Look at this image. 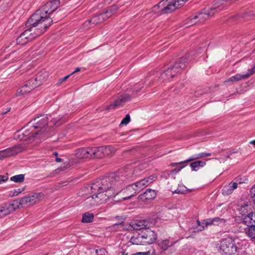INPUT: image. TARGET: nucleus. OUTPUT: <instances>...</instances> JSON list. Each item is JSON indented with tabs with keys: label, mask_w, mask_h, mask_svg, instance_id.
<instances>
[{
	"label": "nucleus",
	"mask_w": 255,
	"mask_h": 255,
	"mask_svg": "<svg viewBox=\"0 0 255 255\" xmlns=\"http://www.w3.org/2000/svg\"><path fill=\"white\" fill-rule=\"evenodd\" d=\"M53 154L56 156H57L58 155V152L56 151L54 152Z\"/></svg>",
	"instance_id": "obj_63"
},
{
	"label": "nucleus",
	"mask_w": 255,
	"mask_h": 255,
	"mask_svg": "<svg viewBox=\"0 0 255 255\" xmlns=\"http://www.w3.org/2000/svg\"><path fill=\"white\" fill-rule=\"evenodd\" d=\"M238 183L231 182L228 185H226L223 188L222 194L225 196L230 195L233 191L238 187Z\"/></svg>",
	"instance_id": "obj_20"
},
{
	"label": "nucleus",
	"mask_w": 255,
	"mask_h": 255,
	"mask_svg": "<svg viewBox=\"0 0 255 255\" xmlns=\"http://www.w3.org/2000/svg\"><path fill=\"white\" fill-rule=\"evenodd\" d=\"M65 183H66V182H63V183H60V184H59V187H62V186H63L66 185V184H65Z\"/></svg>",
	"instance_id": "obj_59"
},
{
	"label": "nucleus",
	"mask_w": 255,
	"mask_h": 255,
	"mask_svg": "<svg viewBox=\"0 0 255 255\" xmlns=\"http://www.w3.org/2000/svg\"><path fill=\"white\" fill-rule=\"evenodd\" d=\"M226 220L224 219L220 218L219 217H215L214 218H210L207 219V224L214 225L216 226H223L226 225Z\"/></svg>",
	"instance_id": "obj_23"
},
{
	"label": "nucleus",
	"mask_w": 255,
	"mask_h": 255,
	"mask_svg": "<svg viewBox=\"0 0 255 255\" xmlns=\"http://www.w3.org/2000/svg\"><path fill=\"white\" fill-rule=\"evenodd\" d=\"M122 184V181L119 180V175L112 173L109 175L103 176L98 179L91 186H87L82 189V192L87 195L91 191L93 193L96 202L98 205L105 203L109 198L116 196V191L118 193L119 185Z\"/></svg>",
	"instance_id": "obj_1"
},
{
	"label": "nucleus",
	"mask_w": 255,
	"mask_h": 255,
	"mask_svg": "<svg viewBox=\"0 0 255 255\" xmlns=\"http://www.w3.org/2000/svg\"><path fill=\"white\" fill-rule=\"evenodd\" d=\"M122 255H128V254L127 253H126L125 252H122Z\"/></svg>",
	"instance_id": "obj_64"
},
{
	"label": "nucleus",
	"mask_w": 255,
	"mask_h": 255,
	"mask_svg": "<svg viewBox=\"0 0 255 255\" xmlns=\"http://www.w3.org/2000/svg\"><path fill=\"white\" fill-rule=\"evenodd\" d=\"M89 22L92 23L94 24H97L99 23H101L99 20V18L97 16V15H95L92 17L89 21Z\"/></svg>",
	"instance_id": "obj_41"
},
{
	"label": "nucleus",
	"mask_w": 255,
	"mask_h": 255,
	"mask_svg": "<svg viewBox=\"0 0 255 255\" xmlns=\"http://www.w3.org/2000/svg\"><path fill=\"white\" fill-rule=\"evenodd\" d=\"M114 150V148L110 145L101 147H93L86 148V158H100L105 154H108Z\"/></svg>",
	"instance_id": "obj_7"
},
{
	"label": "nucleus",
	"mask_w": 255,
	"mask_h": 255,
	"mask_svg": "<svg viewBox=\"0 0 255 255\" xmlns=\"http://www.w3.org/2000/svg\"><path fill=\"white\" fill-rule=\"evenodd\" d=\"M26 24L28 26H30L27 23ZM31 26V27L25 30L16 38L17 44L24 45L28 42L32 41L35 37L40 35L45 31L44 29L38 26Z\"/></svg>",
	"instance_id": "obj_5"
},
{
	"label": "nucleus",
	"mask_w": 255,
	"mask_h": 255,
	"mask_svg": "<svg viewBox=\"0 0 255 255\" xmlns=\"http://www.w3.org/2000/svg\"><path fill=\"white\" fill-rule=\"evenodd\" d=\"M133 187L135 188L136 192L138 193L142 189L145 188L142 183L139 181L133 184Z\"/></svg>",
	"instance_id": "obj_37"
},
{
	"label": "nucleus",
	"mask_w": 255,
	"mask_h": 255,
	"mask_svg": "<svg viewBox=\"0 0 255 255\" xmlns=\"http://www.w3.org/2000/svg\"><path fill=\"white\" fill-rule=\"evenodd\" d=\"M255 73V66L252 67L250 70H248V72L246 74H243L244 77L245 79L248 78L250 76Z\"/></svg>",
	"instance_id": "obj_39"
},
{
	"label": "nucleus",
	"mask_w": 255,
	"mask_h": 255,
	"mask_svg": "<svg viewBox=\"0 0 255 255\" xmlns=\"http://www.w3.org/2000/svg\"><path fill=\"white\" fill-rule=\"evenodd\" d=\"M198 224V231H201L204 230L206 228H207L208 226L210 224H207V219L203 220V222H200L199 221H197Z\"/></svg>",
	"instance_id": "obj_36"
},
{
	"label": "nucleus",
	"mask_w": 255,
	"mask_h": 255,
	"mask_svg": "<svg viewBox=\"0 0 255 255\" xmlns=\"http://www.w3.org/2000/svg\"><path fill=\"white\" fill-rule=\"evenodd\" d=\"M176 242L171 239H165L159 241L158 246L163 251H166L169 247L173 246Z\"/></svg>",
	"instance_id": "obj_19"
},
{
	"label": "nucleus",
	"mask_w": 255,
	"mask_h": 255,
	"mask_svg": "<svg viewBox=\"0 0 255 255\" xmlns=\"http://www.w3.org/2000/svg\"><path fill=\"white\" fill-rule=\"evenodd\" d=\"M178 1L177 2H179V4H181V5H183L184 4L185 2L188 1V0H177Z\"/></svg>",
	"instance_id": "obj_54"
},
{
	"label": "nucleus",
	"mask_w": 255,
	"mask_h": 255,
	"mask_svg": "<svg viewBox=\"0 0 255 255\" xmlns=\"http://www.w3.org/2000/svg\"><path fill=\"white\" fill-rule=\"evenodd\" d=\"M144 84L143 82H140L134 86V91L137 92L144 87Z\"/></svg>",
	"instance_id": "obj_40"
},
{
	"label": "nucleus",
	"mask_w": 255,
	"mask_h": 255,
	"mask_svg": "<svg viewBox=\"0 0 255 255\" xmlns=\"http://www.w3.org/2000/svg\"><path fill=\"white\" fill-rule=\"evenodd\" d=\"M134 240H135V239H131V241L132 242V243L133 244H135L138 245V243H134Z\"/></svg>",
	"instance_id": "obj_62"
},
{
	"label": "nucleus",
	"mask_w": 255,
	"mask_h": 255,
	"mask_svg": "<svg viewBox=\"0 0 255 255\" xmlns=\"http://www.w3.org/2000/svg\"><path fill=\"white\" fill-rule=\"evenodd\" d=\"M250 143L251 144H254V145H255V139L250 141Z\"/></svg>",
	"instance_id": "obj_61"
},
{
	"label": "nucleus",
	"mask_w": 255,
	"mask_h": 255,
	"mask_svg": "<svg viewBox=\"0 0 255 255\" xmlns=\"http://www.w3.org/2000/svg\"><path fill=\"white\" fill-rule=\"evenodd\" d=\"M171 71L169 68H168L166 70L162 72L161 74V78L162 79L163 82H167L170 79L173 78L170 76Z\"/></svg>",
	"instance_id": "obj_31"
},
{
	"label": "nucleus",
	"mask_w": 255,
	"mask_h": 255,
	"mask_svg": "<svg viewBox=\"0 0 255 255\" xmlns=\"http://www.w3.org/2000/svg\"><path fill=\"white\" fill-rule=\"evenodd\" d=\"M44 197V194L42 192L33 193L20 199L19 203L23 206H31L41 201Z\"/></svg>",
	"instance_id": "obj_11"
},
{
	"label": "nucleus",
	"mask_w": 255,
	"mask_h": 255,
	"mask_svg": "<svg viewBox=\"0 0 255 255\" xmlns=\"http://www.w3.org/2000/svg\"><path fill=\"white\" fill-rule=\"evenodd\" d=\"M106 14L104 13H101L100 14L97 15V16L99 18V20L100 22H103L104 21L103 16H105Z\"/></svg>",
	"instance_id": "obj_52"
},
{
	"label": "nucleus",
	"mask_w": 255,
	"mask_h": 255,
	"mask_svg": "<svg viewBox=\"0 0 255 255\" xmlns=\"http://www.w3.org/2000/svg\"><path fill=\"white\" fill-rule=\"evenodd\" d=\"M177 0H162L152 8V11L159 14L169 13L178 8L181 4Z\"/></svg>",
	"instance_id": "obj_6"
},
{
	"label": "nucleus",
	"mask_w": 255,
	"mask_h": 255,
	"mask_svg": "<svg viewBox=\"0 0 255 255\" xmlns=\"http://www.w3.org/2000/svg\"><path fill=\"white\" fill-rule=\"evenodd\" d=\"M147 225V222L145 220H135L131 222L130 224V227L133 230H139L141 229H145V228Z\"/></svg>",
	"instance_id": "obj_21"
},
{
	"label": "nucleus",
	"mask_w": 255,
	"mask_h": 255,
	"mask_svg": "<svg viewBox=\"0 0 255 255\" xmlns=\"http://www.w3.org/2000/svg\"><path fill=\"white\" fill-rule=\"evenodd\" d=\"M8 180V177L5 175H0V184L2 182H5Z\"/></svg>",
	"instance_id": "obj_47"
},
{
	"label": "nucleus",
	"mask_w": 255,
	"mask_h": 255,
	"mask_svg": "<svg viewBox=\"0 0 255 255\" xmlns=\"http://www.w3.org/2000/svg\"><path fill=\"white\" fill-rule=\"evenodd\" d=\"M106 251L104 249H96L92 253L93 255H105Z\"/></svg>",
	"instance_id": "obj_38"
},
{
	"label": "nucleus",
	"mask_w": 255,
	"mask_h": 255,
	"mask_svg": "<svg viewBox=\"0 0 255 255\" xmlns=\"http://www.w3.org/2000/svg\"><path fill=\"white\" fill-rule=\"evenodd\" d=\"M38 78L37 77H36L35 78H31V79H30L29 80H28V81H27L26 82V84H28V87H31L32 85H35V88L38 87V86H39L40 84H41V80L40 79H38Z\"/></svg>",
	"instance_id": "obj_32"
},
{
	"label": "nucleus",
	"mask_w": 255,
	"mask_h": 255,
	"mask_svg": "<svg viewBox=\"0 0 255 255\" xmlns=\"http://www.w3.org/2000/svg\"><path fill=\"white\" fill-rule=\"evenodd\" d=\"M28 84L25 83L23 86L18 89L17 91V95L20 96L25 94L35 88V85H32L31 87H28Z\"/></svg>",
	"instance_id": "obj_25"
},
{
	"label": "nucleus",
	"mask_w": 255,
	"mask_h": 255,
	"mask_svg": "<svg viewBox=\"0 0 255 255\" xmlns=\"http://www.w3.org/2000/svg\"><path fill=\"white\" fill-rule=\"evenodd\" d=\"M206 165V162L201 160H198L190 163V166L193 171H197L201 167H203Z\"/></svg>",
	"instance_id": "obj_27"
},
{
	"label": "nucleus",
	"mask_w": 255,
	"mask_h": 255,
	"mask_svg": "<svg viewBox=\"0 0 255 255\" xmlns=\"http://www.w3.org/2000/svg\"><path fill=\"white\" fill-rule=\"evenodd\" d=\"M104 14H106L105 16H106L108 18L111 17L113 14H114V12H112L110 9L108 8V9L104 12Z\"/></svg>",
	"instance_id": "obj_45"
},
{
	"label": "nucleus",
	"mask_w": 255,
	"mask_h": 255,
	"mask_svg": "<svg viewBox=\"0 0 255 255\" xmlns=\"http://www.w3.org/2000/svg\"><path fill=\"white\" fill-rule=\"evenodd\" d=\"M186 163L185 162V161H181V162H174V163H172L170 165L172 167H174V166H177V165H179V164H183V163Z\"/></svg>",
	"instance_id": "obj_53"
},
{
	"label": "nucleus",
	"mask_w": 255,
	"mask_h": 255,
	"mask_svg": "<svg viewBox=\"0 0 255 255\" xmlns=\"http://www.w3.org/2000/svg\"><path fill=\"white\" fill-rule=\"evenodd\" d=\"M24 188H18V189H14L12 192H13V194L11 196H17L18 195L19 193H21L23 190H24Z\"/></svg>",
	"instance_id": "obj_44"
},
{
	"label": "nucleus",
	"mask_w": 255,
	"mask_h": 255,
	"mask_svg": "<svg viewBox=\"0 0 255 255\" xmlns=\"http://www.w3.org/2000/svg\"><path fill=\"white\" fill-rule=\"evenodd\" d=\"M130 118L129 114H127L126 117L122 120L121 125H127L130 122Z\"/></svg>",
	"instance_id": "obj_42"
},
{
	"label": "nucleus",
	"mask_w": 255,
	"mask_h": 255,
	"mask_svg": "<svg viewBox=\"0 0 255 255\" xmlns=\"http://www.w3.org/2000/svg\"><path fill=\"white\" fill-rule=\"evenodd\" d=\"M147 166V164L143 163L138 165L135 166L132 171V176L133 177H137L139 175V172L143 169L146 168Z\"/></svg>",
	"instance_id": "obj_28"
},
{
	"label": "nucleus",
	"mask_w": 255,
	"mask_h": 255,
	"mask_svg": "<svg viewBox=\"0 0 255 255\" xmlns=\"http://www.w3.org/2000/svg\"><path fill=\"white\" fill-rule=\"evenodd\" d=\"M250 195L252 198L255 197V185L251 189Z\"/></svg>",
	"instance_id": "obj_46"
},
{
	"label": "nucleus",
	"mask_w": 255,
	"mask_h": 255,
	"mask_svg": "<svg viewBox=\"0 0 255 255\" xmlns=\"http://www.w3.org/2000/svg\"><path fill=\"white\" fill-rule=\"evenodd\" d=\"M67 120L66 115L59 116L52 118L51 116L43 115L34 119L35 125H33V129L36 131H44L46 133V139L49 136V128L53 126L58 127L64 123Z\"/></svg>",
	"instance_id": "obj_3"
},
{
	"label": "nucleus",
	"mask_w": 255,
	"mask_h": 255,
	"mask_svg": "<svg viewBox=\"0 0 255 255\" xmlns=\"http://www.w3.org/2000/svg\"><path fill=\"white\" fill-rule=\"evenodd\" d=\"M10 180L15 183H22L24 180V174H18L10 177Z\"/></svg>",
	"instance_id": "obj_35"
},
{
	"label": "nucleus",
	"mask_w": 255,
	"mask_h": 255,
	"mask_svg": "<svg viewBox=\"0 0 255 255\" xmlns=\"http://www.w3.org/2000/svg\"><path fill=\"white\" fill-rule=\"evenodd\" d=\"M130 99L129 96L127 94H125L123 95L120 96L114 102L109 105L107 108V110H110L111 109H115L117 106L121 104L122 103H125Z\"/></svg>",
	"instance_id": "obj_17"
},
{
	"label": "nucleus",
	"mask_w": 255,
	"mask_h": 255,
	"mask_svg": "<svg viewBox=\"0 0 255 255\" xmlns=\"http://www.w3.org/2000/svg\"><path fill=\"white\" fill-rule=\"evenodd\" d=\"M156 196V193L154 190L148 189L143 193L140 194L138 198L139 200L146 202L153 200Z\"/></svg>",
	"instance_id": "obj_15"
},
{
	"label": "nucleus",
	"mask_w": 255,
	"mask_h": 255,
	"mask_svg": "<svg viewBox=\"0 0 255 255\" xmlns=\"http://www.w3.org/2000/svg\"><path fill=\"white\" fill-rule=\"evenodd\" d=\"M86 148H82L78 149L75 151V155L78 158L80 159L86 158Z\"/></svg>",
	"instance_id": "obj_33"
},
{
	"label": "nucleus",
	"mask_w": 255,
	"mask_h": 255,
	"mask_svg": "<svg viewBox=\"0 0 255 255\" xmlns=\"http://www.w3.org/2000/svg\"><path fill=\"white\" fill-rule=\"evenodd\" d=\"M14 204L5 203L0 206V218H2L15 210Z\"/></svg>",
	"instance_id": "obj_16"
},
{
	"label": "nucleus",
	"mask_w": 255,
	"mask_h": 255,
	"mask_svg": "<svg viewBox=\"0 0 255 255\" xmlns=\"http://www.w3.org/2000/svg\"><path fill=\"white\" fill-rule=\"evenodd\" d=\"M220 252L226 255H232L236 254L237 248L234 240L231 238L222 240L219 244Z\"/></svg>",
	"instance_id": "obj_9"
},
{
	"label": "nucleus",
	"mask_w": 255,
	"mask_h": 255,
	"mask_svg": "<svg viewBox=\"0 0 255 255\" xmlns=\"http://www.w3.org/2000/svg\"><path fill=\"white\" fill-rule=\"evenodd\" d=\"M240 17V15H236L234 17H233V18H235V19H239Z\"/></svg>",
	"instance_id": "obj_60"
},
{
	"label": "nucleus",
	"mask_w": 255,
	"mask_h": 255,
	"mask_svg": "<svg viewBox=\"0 0 255 255\" xmlns=\"http://www.w3.org/2000/svg\"><path fill=\"white\" fill-rule=\"evenodd\" d=\"M10 110V108H7L5 111H2L1 112V114L2 115H3L5 114L6 113H7V112H9Z\"/></svg>",
	"instance_id": "obj_55"
},
{
	"label": "nucleus",
	"mask_w": 255,
	"mask_h": 255,
	"mask_svg": "<svg viewBox=\"0 0 255 255\" xmlns=\"http://www.w3.org/2000/svg\"><path fill=\"white\" fill-rule=\"evenodd\" d=\"M211 154L210 153L201 152L198 154H194L191 156L188 159L185 160V162L193 161L197 159L203 158L206 156H210Z\"/></svg>",
	"instance_id": "obj_26"
},
{
	"label": "nucleus",
	"mask_w": 255,
	"mask_h": 255,
	"mask_svg": "<svg viewBox=\"0 0 255 255\" xmlns=\"http://www.w3.org/2000/svg\"><path fill=\"white\" fill-rule=\"evenodd\" d=\"M55 161L57 162H60L62 161V159H61V158L57 157L55 159Z\"/></svg>",
	"instance_id": "obj_58"
},
{
	"label": "nucleus",
	"mask_w": 255,
	"mask_h": 255,
	"mask_svg": "<svg viewBox=\"0 0 255 255\" xmlns=\"http://www.w3.org/2000/svg\"><path fill=\"white\" fill-rule=\"evenodd\" d=\"M23 150V148L20 144L14 145L5 149L2 150L5 158L9 157L11 156H14L21 152Z\"/></svg>",
	"instance_id": "obj_14"
},
{
	"label": "nucleus",
	"mask_w": 255,
	"mask_h": 255,
	"mask_svg": "<svg viewBox=\"0 0 255 255\" xmlns=\"http://www.w3.org/2000/svg\"><path fill=\"white\" fill-rule=\"evenodd\" d=\"M185 167V165L180 167L178 168H175L171 170V173H177Z\"/></svg>",
	"instance_id": "obj_51"
},
{
	"label": "nucleus",
	"mask_w": 255,
	"mask_h": 255,
	"mask_svg": "<svg viewBox=\"0 0 255 255\" xmlns=\"http://www.w3.org/2000/svg\"><path fill=\"white\" fill-rule=\"evenodd\" d=\"M93 214L86 212L83 214L82 221L83 223H90L93 221Z\"/></svg>",
	"instance_id": "obj_30"
},
{
	"label": "nucleus",
	"mask_w": 255,
	"mask_h": 255,
	"mask_svg": "<svg viewBox=\"0 0 255 255\" xmlns=\"http://www.w3.org/2000/svg\"><path fill=\"white\" fill-rule=\"evenodd\" d=\"M236 0H217L214 4V5L209 8H206L201 13H199L198 15H194L190 18L191 22L190 25H194L196 22L195 20L199 19L200 21H201L202 19H207V17L213 16L216 13L220 11L225 8L224 5V1H230L232 2Z\"/></svg>",
	"instance_id": "obj_4"
},
{
	"label": "nucleus",
	"mask_w": 255,
	"mask_h": 255,
	"mask_svg": "<svg viewBox=\"0 0 255 255\" xmlns=\"http://www.w3.org/2000/svg\"><path fill=\"white\" fill-rule=\"evenodd\" d=\"M46 133L41 131H29L28 129L21 130L18 132V138L23 141L31 142L34 139H39L40 140H44L46 136Z\"/></svg>",
	"instance_id": "obj_8"
},
{
	"label": "nucleus",
	"mask_w": 255,
	"mask_h": 255,
	"mask_svg": "<svg viewBox=\"0 0 255 255\" xmlns=\"http://www.w3.org/2000/svg\"><path fill=\"white\" fill-rule=\"evenodd\" d=\"M90 192V195L86 198L84 203V205L87 209H90L93 207L98 205V202H96V198L94 194H91V191Z\"/></svg>",
	"instance_id": "obj_18"
},
{
	"label": "nucleus",
	"mask_w": 255,
	"mask_h": 255,
	"mask_svg": "<svg viewBox=\"0 0 255 255\" xmlns=\"http://www.w3.org/2000/svg\"><path fill=\"white\" fill-rule=\"evenodd\" d=\"M150 252L149 251L145 252H137L135 254H132L131 255H149Z\"/></svg>",
	"instance_id": "obj_48"
},
{
	"label": "nucleus",
	"mask_w": 255,
	"mask_h": 255,
	"mask_svg": "<svg viewBox=\"0 0 255 255\" xmlns=\"http://www.w3.org/2000/svg\"><path fill=\"white\" fill-rule=\"evenodd\" d=\"M244 75H241V74H236L235 76H232L226 81H224V83H228L230 82H236L240 80L245 79V78H243Z\"/></svg>",
	"instance_id": "obj_34"
},
{
	"label": "nucleus",
	"mask_w": 255,
	"mask_h": 255,
	"mask_svg": "<svg viewBox=\"0 0 255 255\" xmlns=\"http://www.w3.org/2000/svg\"><path fill=\"white\" fill-rule=\"evenodd\" d=\"M157 178V176L155 174L150 175L146 178H145L141 180V183H142L143 185L145 187L147 186L149 184L152 183L154 181H155Z\"/></svg>",
	"instance_id": "obj_29"
},
{
	"label": "nucleus",
	"mask_w": 255,
	"mask_h": 255,
	"mask_svg": "<svg viewBox=\"0 0 255 255\" xmlns=\"http://www.w3.org/2000/svg\"><path fill=\"white\" fill-rule=\"evenodd\" d=\"M119 180L122 181V184L119 185V188L120 189L118 193L116 191V196L119 195L121 197V200H126L129 199L138 193L135 188L133 187V184L127 185L126 188L122 189L123 184L125 180L121 179L120 177Z\"/></svg>",
	"instance_id": "obj_10"
},
{
	"label": "nucleus",
	"mask_w": 255,
	"mask_h": 255,
	"mask_svg": "<svg viewBox=\"0 0 255 255\" xmlns=\"http://www.w3.org/2000/svg\"><path fill=\"white\" fill-rule=\"evenodd\" d=\"M81 70V69L79 67H77L76 68V69L74 71H73V72H72L71 73H72V75L74 74L75 73H76V72H79Z\"/></svg>",
	"instance_id": "obj_57"
},
{
	"label": "nucleus",
	"mask_w": 255,
	"mask_h": 255,
	"mask_svg": "<svg viewBox=\"0 0 255 255\" xmlns=\"http://www.w3.org/2000/svg\"><path fill=\"white\" fill-rule=\"evenodd\" d=\"M60 2V0H52L47 2L32 15L28 20L27 24L38 26L46 30L53 23V20L49 15L57 9Z\"/></svg>",
	"instance_id": "obj_2"
},
{
	"label": "nucleus",
	"mask_w": 255,
	"mask_h": 255,
	"mask_svg": "<svg viewBox=\"0 0 255 255\" xmlns=\"http://www.w3.org/2000/svg\"><path fill=\"white\" fill-rule=\"evenodd\" d=\"M71 75H72V73H70V74L65 76L64 78L59 79V82L60 84L68 79Z\"/></svg>",
	"instance_id": "obj_50"
},
{
	"label": "nucleus",
	"mask_w": 255,
	"mask_h": 255,
	"mask_svg": "<svg viewBox=\"0 0 255 255\" xmlns=\"http://www.w3.org/2000/svg\"><path fill=\"white\" fill-rule=\"evenodd\" d=\"M188 191V190L184 187L183 189L177 188L174 192L178 194H185L187 193Z\"/></svg>",
	"instance_id": "obj_43"
},
{
	"label": "nucleus",
	"mask_w": 255,
	"mask_h": 255,
	"mask_svg": "<svg viewBox=\"0 0 255 255\" xmlns=\"http://www.w3.org/2000/svg\"><path fill=\"white\" fill-rule=\"evenodd\" d=\"M4 158H5V157H4L3 153H2V151H0V160L3 159Z\"/></svg>",
	"instance_id": "obj_56"
},
{
	"label": "nucleus",
	"mask_w": 255,
	"mask_h": 255,
	"mask_svg": "<svg viewBox=\"0 0 255 255\" xmlns=\"http://www.w3.org/2000/svg\"><path fill=\"white\" fill-rule=\"evenodd\" d=\"M243 223L247 226H255V212H251L243 218Z\"/></svg>",
	"instance_id": "obj_22"
},
{
	"label": "nucleus",
	"mask_w": 255,
	"mask_h": 255,
	"mask_svg": "<svg viewBox=\"0 0 255 255\" xmlns=\"http://www.w3.org/2000/svg\"><path fill=\"white\" fill-rule=\"evenodd\" d=\"M245 229L246 235L252 242H255V226L249 225Z\"/></svg>",
	"instance_id": "obj_24"
},
{
	"label": "nucleus",
	"mask_w": 255,
	"mask_h": 255,
	"mask_svg": "<svg viewBox=\"0 0 255 255\" xmlns=\"http://www.w3.org/2000/svg\"><path fill=\"white\" fill-rule=\"evenodd\" d=\"M141 238L142 243L145 244H151L156 239L157 237L155 232L149 228H145L142 231Z\"/></svg>",
	"instance_id": "obj_13"
},
{
	"label": "nucleus",
	"mask_w": 255,
	"mask_h": 255,
	"mask_svg": "<svg viewBox=\"0 0 255 255\" xmlns=\"http://www.w3.org/2000/svg\"><path fill=\"white\" fill-rule=\"evenodd\" d=\"M108 8L115 13V12L118 10V6L116 5H113Z\"/></svg>",
	"instance_id": "obj_49"
},
{
	"label": "nucleus",
	"mask_w": 255,
	"mask_h": 255,
	"mask_svg": "<svg viewBox=\"0 0 255 255\" xmlns=\"http://www.w3.org/2000/svg\"><path fill=\"white\" fill-rule=\"evenodd\" d=\"M188 61L189 59L187 56L182 57L178 59L173 65L169 67L171 71L170 76L174 77L177 74L180 73Z\"/></svg>",
	"instance_id": "obj_12"
}]
</instances>
